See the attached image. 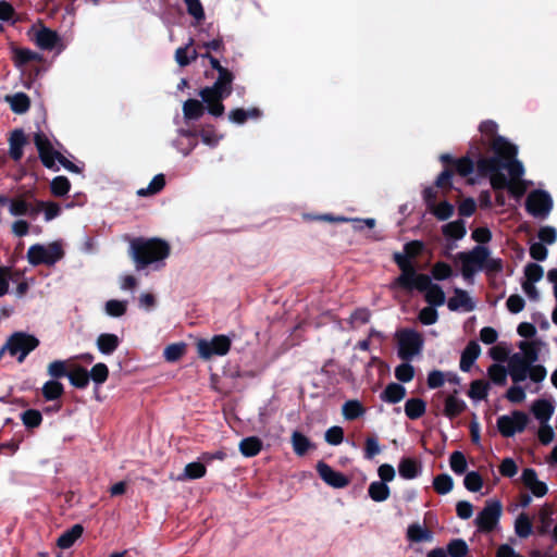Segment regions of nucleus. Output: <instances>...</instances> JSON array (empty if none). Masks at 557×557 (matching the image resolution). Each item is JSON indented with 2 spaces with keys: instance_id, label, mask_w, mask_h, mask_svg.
<instances>
[{
  "instance_id": "21",
  "label": "nucleus",
  "mask_w": 557,
  "mask_h": 557,
  "mask_svg": "<svg viewBox=\"0 0 557 557\" xmlns=\"http://www.w3.org/2000/svg\"><path fill=\"white\" fill-rule=\"evenodd\" d=\"M481 354V347L475 341H470L466 348L461 352L460 357V370L463 372L470 371L471 367L479 358Z\"/></svg>"
},
{
  "instance_id": "19",
  "label": "nucleus",
  "mask_w": 557,
  "mask_h": 557,
  "mask_svg": "<svg viewBox=\"0 0 557 557\" xmlns=\"http://www.w3.org/2000/svg\"><path fill=\"white\" fill-rule=\"evenodd\" d=\"M479 131L482 135V138L480 140H473L470 146L476 144L481 147L482 150L483 147L488 144L490 150L492 151V145L494 140L498 137H502L497 134L498 125L492 120H485L481 122Z\"/></svg>"
},
{
  "instance_id": "27",
  "label": "nucleus",
  "mask_w": 557,
  "mask_h": 557,
  "mask_svg": "<svg viewBox=\"0 0 557 557\" xmlns=\"http://www.w3.org/2000/svg\"><path fill=\"white\" fill-rule=\"evenodd\" d=\"M120 345V338L112 333H102L97 338V347L103 355L113 354Z\"/></svg>"
},
{
  "instance_id": "31",
  "label": "nucleus",
  "mask_w": 557,
  "mask_h": 557,
  "mask_svg": "<svg viewBox=\"0 0 557 557\" xmlns=\"http://www.w3.org/2000/svg\"><path fill=\"white\" fill-rule=\"evenodd\" d=\"M67 379L74 387L79 389H85L90 382L88 370L82 366H76L70 370Z\"/></svg>"
},
{
  "instance_id": "29",
  "label": "nucleus",
  "mask_w": 557,
  "mask_h": 557,
  "mask_svg": "<svg viewBox=\"0 0 557 557\" xmlns=\"http://www.w3.org/2000/svg\"><path fill=\"white\" fill-rule=\"evenodd\" d=\"M531 410L541 423H546L554 413V406L546 399H537L533 403Z\"/></svg>"
},
{
  "instance_id": "3",
  "label": "nucleus",
  "mask_w": 557,
  "mask_h": 557,
  "mask_svg": "<svg viewBox=\"0 0 557 557\" xmlns=\"http://www.w3.org/2000/svg\"><path fill=\"white\" fill-rule=\"evenodd\" d=\"M405 275H398L392 283V288H400L407 293L418 290L424 293L425 301L429 306L440 307L445 304V293L443 288L432 282L430 275L418 273L409 269Z\"/></svg>"
},
{
  "instance_id": "13",
  "label": "nucleus",
  "mask_w": 557,
  "mask_h": 557,
  "mask_svg": "<svg viewBox=\"0 0 557 557\" xmlns=\"http://www.w3.org/2000/svg\"><path fill=\"white\" fill-rule=\"evenodd\" d=\"M424 249V244L421 240H411L404 245V253L395 252L393 255V260L397 264L400 270L399 275H405L409 270L417 271L416 265L412 262V259L417 258L422 253Z\"/></svg>"
},
{
  "instance_id": "50",
  "label": "nucleus",
  "mask_w": 557,
  "mask_h": 557,
  "mask_svg": "<svg viewBox=\"0 0 557 557\" xmlns=\"http://www.w3.org/2000/svg\"><path fill=\"white\" fill-rule=\"evenodd\" d=\"M429 211L435 215L437 220L446 221L454 214L455 208L450 202L444 200L440 203H435Z\"/></svg>"
},
{
  "instance_id": "37",
  "label": "nucleus",
  "mask_w": 557,
  "mask_h": 557,
  "mask_svg": "<svg viewBox=\"0 0 557 557\" xmlns=\"http://www.w3.org/2000/svg\"><path fill=\"white\" fill-rule=\"evenodd\" d=\"M407 539L413 543L430 542L433 539L432 532L418 523L410 524L407 529Z\"/></svg>"
},
{
  "instance_id": "25",
  "label": "nucleus",
  "mask_w": 557,
  "mask_h": 557,
  "mask_svg": "<svg viewBox=\"0 0 557 557\" xmlns=\"http://www.w3.org/2000/svg\"><path fill=\"white\" fill-rule=\"evenodd\" d=\"M406 396V388L399 383H389L381 393L380 398L388 404H397Z\"/></svg>"
},
{
  "instance_id": "22",
  "label": "nucleus",
  "mask_w": 557,
  "mask_h": 557,
  "mask_svg": "<svg viewBox=\"0 0 557 557\" xmlns=\"http://www.w3.org/2000/svg\"><path fill=\"white\" fill-rule=\"evenodd\" d=\"M454 294L447 301V307L450 311H457L460 308H463L465 311H472L474 309V304L466 290L455 288Z\"/></svg>"
},
{
  "instance_id": "34",
  "label": "nucleus",
  "mask_w": 557,
  "mask_h": 557,
  "mask_svg": "<svg viewBox=\"0 0 557 557\" xmlns=\"http://www.w3.org/2000/svg\"><path fill=\"white\" fill-rule=\"evenodd\" d=\"M262 441L257 436L243 438L239 443V451L245 457H255L262 449Z\"/></svg>"
},
{
  "instance_id": "36",
  "label": "nucleus",
  "mask_w": 557,
  "mask_h": 557,
  "mask_svg": "<svg viewBox=\"0 0 557 557\" xmlns=\"http://www.w3.org/2000/svg\"><path fill=\"white\" fill-rule=\"evenodd\" d=\"M205 113V106L197 99H188L183 104L185 120H199Z\"/></svg>"
},
{
  "instance_id": "8",
  "label": "nucleus",
  "mask_w": 557,
  "mask_h": 557,
  "mask_svg": "<svg viewBox=\"0 0 557 557\" xmlns=\"http://www.w3.org/2000/svg\"><path fill=\"white\" fill-rule=\"evenodd\" d=\"M503 504L499 499H487L483 509L476 515L474 524L481 533L493 532L499 523Z\"/></svg>"
},
{
  "instance_id": "18",
  "label": "nucleus",
  "mask_w": 557,
  "mask_h": 557,
  "mask_svg": "<svg viewBox=\"0 0 557 557\" xmlns=\"http://www.w3.org/2000/svg\"><path fill=\"white\" fill-rule=\"evenodd\" d=\"M218 74V78L213 83V85L210 87H206V94L215 91L227 98L231 96L233 91L232 85L234 81V74L230 70L220 71V73Z\"/></svg>"
},
{
  "instance_id": "35",
  "label": "nucleus",
  "mask_w": 557,
  "mask_h": 557,
  "mask_svg": "<svg viewBox=\"0 0 557 557\" xmlns=\"http://www.w3.org/2000/svg\"><path fill=\"white\" fill-rule=\"evenodd\" d=\"M426 411V403L421 398H410L405 404V413L410 420L420 419Z\"/></svg>"
},
{
  "instance_id": "49",
  "label": "nucleus",
  "mask_w": 557,
  "mask_h": 557,
  "mask_svg": "<svg viewBox=\"0 0 557 557\" xmlns=\"http://www.w3.org/2000/svg\"><path fill=\"white\" fill-rule=\"evenodd\" d=\"M433 487L440 495L448 494L454 487L453 478L446 473L438 474L433 480Z\"/></svg>"
},
{
  "instance_id": "33",
  "label": "nucleus",
  "mask_w": 557,
  "mask_h": 557,
  "mask_svg": "<svg viewBox=\"0 0 557 557\" xmlns=\"http://www.w3.org/2000/svg\"><path fill=\"white\" fill-rule=\"evenodd\" d=\"M467 409V405L462 399L455 395H449L445 399L444 414L449 419H455Z\"/></svg>"
},
{
  "instance_id": "39",
  "label": "nucleus",
  "mask_w": 557,
  "mask_h": 557,
  "mask_svg": "<svg viewBox=\"0 0 557 557\" xmlns=\"http://www.w3.org/2000/svg\"><path fill=\"white\" fill-rule=\"evenodd\" d=\"M7 100L10 102L11 110L16 114H23L29 110L30 100L24 92H16Z\"/></svg>"
},
{
  "instance_id": "63",
  "label": "nucleus",
  "mask_w": 557,
  "mask_h": 557,
  "mask_svg": "<svg viewBox=\"0 0 557 557\" xmlns=\"http://www.w3.org/2000/svg\"><path fill=\"white\" fill-rule=\"evenodd\" d=\"M381 453L379 440L375 435L367 436L364 441L363 455L366 459H373Z\"/></svg>"
},
{
  "instance_id": "57",
  "label": "nucleus",
  "mask_w": 557,
  "mask_h": 557,
  "mask_svg": "<svg viewBox=\"0 0 557 557\" xmlns=\"http://www.w3.org/2000/svg\"><path fill=\"white\" fill-rule=\"evenodd\" d=\"M431 274L436 281H444L453 275V269L448 263L437 261L433 264Z\"/></svg>"
},
{
  "instance_id": "23",
  "label": "nucleus",
  "mask_w": 557,
  "mask_h": 557,
  "mask_svg": "<svg viewBox=\"0 0 557 557\" xmlns=\"http://www.w3.org/2000/svg\"><path fill=\"white\" fill-rule=\"evenodd\" d=\"M59 40L60 37L57 32L47 27L39 29L34 37L35 44L42 50L54 49Z\"/></svg>"
},
{
  "instance_id": "38",
  "label": "nucleus",
  "mask_w": 557,
  "mask_h": 557,
  "mask_svg": "<svg viewBox=\"0 0 557 557\" xmlns=\"http://www.w3.org/2000/svg\"><path fill=\"white\" fill-rule=\"evenodd\" d=\"M368 494L372 500H374L376 503H382V502H385L389 497L391 490H389L388 485L385 484L384 482L374 481V482L370 483V485L368 487Z\"/></svg>"
},
{
  "instance_id": "15",
  "label": "nucleus",
  "mask_w": 557,
  "mask_h": 557,
  "mask_svg": "<svg viewBox=\"0 0 557 557\" xmlns=\"http://www.w3.org/2000/svg\"><path fill=\"white\" fill-rule=\"evenodd\" d=\"M199 96L202 99V104L206 103L205 110L207 109L211 115L219 117L224 114L225 107L223 100L226 97L215 91L206 94V87L199 90Z\"/></svg>"
},
{
  "instance_id": "30",
  "label": "nucleus",
  "mask_w": 557,
  "mask_h": 557,
  "mask_svg": "<svg viewBox=\"0 0 557 557\" xmlns=\"http://www.w3.org/2000/svg\"><path fill=\"white\" fill-rule=\"evenodd\" d=\"M294 453L297 456H305L311 448H314V444L301 432L294 431L290 437Z\"/></svg>"
},
{
  "instance_id": "60",
  "label": "nucleus",
  "mask_w": 557,
  "mask_h": 557,
  "mask_svg": "<svg viewBox=\"0 0 557 557\" xmlns=\"http://www.w3.org/2000/svg\"><path fill=\"white\" fill-rule=\"evenodd\" d=\"M183 1L186 5L187 13L190 16H193L197 22H201L205 20L206 14H205V10H203V7H202V3L200 0H183Z\"/></svg>"
},
{
  "instance_id": "4",
  "label": "nucleus",
  "mask_w": 557,
  "mask_h": 557,
  "mask_svg": "<svg viewBox=\"0 0 557 557\" xmlns=\"http://www.w3.org/2000/svg\"><path fill=\"white\" fill-rule=\"evenodd\" d=\"M490 249L483 245L474 246L470 251L457 253L461 262V274L466 281L472 280L474 274L484 269L487 275L500 273L504 269L503 260L490 258Z\"/></svg>"
},
{
  "instance_id": "56",
  "label": "nucleus",
  "mask_w": 557,
  "mask_h": 557,
  "mask_svg": "<svg viewBox=\"0 0 557 557\" xmlns=\"http://www.w3.org/2000/svg\"><path fill=\"white\" fill-rule=\"evenodd\" d=\"M449 465L451 470L458 475L463 474L468 466L463 453L459 450H456L450 455Z\"/></svg>"
},
{
  "instance_id": "40",
  "label": "nucleus",
  "mask_w": 557,
  "mask_h": 557,
  "mask_svg": "<svg viewBox=\"0 0 557 557\" xmlns=\"http://www.w3.org/2000/svg\"><path fill=\"white\" fill-rule=\"evenodd\" d=\"M490 391V383L485 380H474L470 383L468 396L471 399L484 400L487 398Z\"/></svg>"
},
{
  "instance_id": "17",
  "label": "nucleus",
  "mask_w": 557,
  "mask_h": 557,
  "mask_svg": "<svg viewBox=\"0 0 557 557\" xmlns=\"http://www.w3.org/2000/svg\"><path fill=\"white\" fill-rule=\"evenodd\" d=\"M27 143V137L22 128H15L10 133L9 156L13 161L18 162L23 158V148Z\"/></svg>"
},
{
  "instance_id": "2",
  "label": "nucleus",
  "mask_w": 557,
  "mask_h": 557,
  "mask_svg": "<svg viewBox=\"0 0 557 557\" xmlns=\"http://www.w3.org/2000/svg\"><path fill=\"white\" fill-rule=\"evenodd\" d=\"M127 255L136 271H141L151 264L163 262L171 253L170 244L159 237H127Z\"/></svg>"
},
{
  "instance_id": "45",
  "label": "nucleus",
  "mask_w": 557,
  "mask_h": 557,
  "mask_svg": "<svg viewBox=\"0 0 557 557\" xmlns=\"http://www.w3.org/2000/svg\"><path fill=\"white\" fill-rule=\"evenodd\" d=\"M165 186V176L163 174H157L149 183L147 188H140L137 190V195L146 197L160 193Z\"/></svg>"
},
{
  "instance_id": "11",
  "label": "nucleus",
  "mask_w": 557,
  "mask_h": 557,
  "mask_svg": "<svg viewBox=\"0 0 557 557\" xmlns=\"http://www.w3.org/2000/svg\"><path fill=\"white\" fill-rule=\"evenodd\" d=\"M553 209L550 195L542 189L531 191L525 199V210L534 218L545 219Z\"/></svg>"
},
{
  "instance_id": "20",
  "label": "nucleus",
  "mask_w": 557,
  "mask_h": 557,
  "mask_svg": "<svg viewBox=\"0 0 557 557\" xmlns=\"http://www.w3.org/2000/svg\"><path fill=\"white\" fill-rule=\"evenodd\" d=\"M422 466L413 457H403L398 463L399 475L405 480H412L420 475Z\"/></svg>"
},
{
  "instance_id": "61",
  "label": "nucleus",
  "mask_w": 557,
  "mask_h": 557,
  "mask_svg": "<svg viewBox=\"0 0 557 557\" xmlns=\"http://www.w3.org/2000/svg\"><path fill=\"white\" fill-rule=\"evenodd\" d=\"M207 469L202 462H189L185 466L184 474L189 480H196L206 475Z\"/></svg>"
},
{
  "instance_id": "59",
  "label": "nucleus",
  "mask_w": 557,
  "mask_h": 557,
  "mask_svg": "<svg viewBox=\"0 0 557 557\" xmlns=\"http://www.w3.org/2000/svg\"><path fill=\"white\" fill-rule=\"evenodd\" d=\"M465 487L470 492H479L483 486V478L476 471H470L463 479Z\"/></svg>"
},
{
  "instance_id": "26",
  "label": "nucleus",
  "mask_w": 557,
  "mask_h": 557,
  "mask_svg": "<svg viewBox=\"0 0 557 557\" xmlns=\"http://www.w3.org/2000/svg\"><path fill=\"white\" fill-rule=\"evenodd\" d=\"M84 528L82 524H74L71 529L64 531L58 539L57 545L62 549L72 547L82 536Z\"/></svg>"
},
{
  "instance_id": "53",
  "label": "nucleus",
  "mask_w": 557,
  "mask_h": 557,
  "mask_svg": "<svg viewBox=\"0 0 557 557\" xmlns=\"http://www.w3.org/2000/svg\"><path fill=\"white\" fill-rule=\"evenodd\" d=\"M371 312L368 308L361 307L352 311L349 317L348 323L351 329H356L359 325L367 324L370 321Z\"/></svg>"
},
{
  "instance_id": "46",
  "label": "nucleus",
  "mask_w": 557,
  "mask_h": 557,
  "mask_svg": "<svg viewBox=\"0 0 557 557\" xmlns=\"http://www.w3.org/2000/svg\"><path fill=\"white\" fill-rule=\"evenodd\" d=\"M186 352V344L181 343H173L168 345L164 348L163 357L169 362H175L180 360Z\"/></svg>"
},
{
  "instance_id": "51",
  "label": "nucleus",
  "mask_w": 557,
  "mask_h": 557,
  "mask_svg": "<svg viewBox=\"0 0 557 557\" xmlns=\"http://www.w3.org/2000/svg\"><path fill=\"white\" fill-rule=\"evenodd\" d=\"M364 412L363 406L358 400H348L343 405V416L346 420L358 419Z\"/></svg>"
},
{
  "instance_id": "16",
  "label": "nucleus",
  "mask_w": 557,
  "mask_h": 557,
  "mask_svg": "<svg viewBox=\"0 0 557 557\" xmlns=\"http://www.w3.org/2000/svg\"><path fill=\"white\" fill-rule=\"evenodd\" d=\"M530 369V364L520 354H513L508 361V370L515 383L523 382Z\"/></svg>"
},
{
  "instance_id": "10",
  "label": "nucleus",
  "mask_w": 557,
  "mask_h": 557,
  "mask_svg": "<svg viewBox=\"0 0 557 557\" xmlns=\"http://www.w3.org/2000/svg\"><path fill=\"white\" fill-rule=\"evenodd\" d=\"M398 357L404 361H410L419 354L423 346L421 334L414 330H401L397 333Z\"/></svg>"
},
{
  "instance_id": "5",
  "label": "nucleus",
  "mask_w": 557,
  "mask_h": 557,
  "mask_svg": "<svg viewBox=\"0 0 557 557\" xmlns=\"http://www.w3.org/2000/svg\"><path fill=\"white\" fill-rule=\"evenodd\" d=\"M33 140L38 151L39 159L45 168L59 171V166L55 164V161H58L64 169L72 173L82 172L79 166L53 148L52 143L44 132L39 131L35 133Z\"/></svg>"
},
{
  "instance_id": "7",
  "label": "nucleus",
  "mask_w": 557,
  "mask_h": 557,
  "mask_svg": "<svg viewBox=\"0 0 557 557\" xmlns=\"http://www.w3.org/2000/svg\"><path fill=\"white\" fill-rule=\"evenodd\" d=\"M39 346V339L25 332H15L7 341L0 350V356L8 350L11 356H17V361L23 362L24 359Z\"/></svg>"
},
{
  "instance_id": "42",
  "label": "nucleus",
  "mask_w": 557,
  "mask_h": 557,
  "mask_svg": "<svg viewBox=\"0 0 557 557\" xmlns=\"http://www.w3.org/2000/svg\"><path fill=\"white\" fill-rule=\"evenodd\" d=\"M473 159L478 160V157H473L469 150L467 156L456 159L454 164L455 171L462 177L470 175L474 170Z\"/></svg>"
},
{
  "instance_id": "43",
  "label": "nucleus",
  "mask_w": 557,
  "mask_h": 557,
  "mask_svg": "<svg viewBox=\"0 0 557 557\" xmlns=\"http://www.w3.org/2000/svg\"><path fill=\"white\" fill-rule=\"evenodd\" d=\"M21 420L27 430H33L41 425L42 414L37 409H27L21 413Z\"/></svg>"
},
{
  "instance_id": "32",
  "label": "nucleus",
  "mask_w": 557,
  "mask_h": 557,
  "mask_svg": "<svg viewBox=\"0 0 557 557\" xmlns=\"http://www.w3.org/2000/svg\"><path fill=\"white\" fill-rule=\"evenodd\" d=\"M41 394L46 401L58 400L64 394V386L57 380H49L41 387Z\"/></svg>"
},
{
  "instance_id": "52",
  "label": "nucleus",
  "mask_w": 557,
  "mask_h": 557,
  "mask_svg": "<svg viewBox=\"0 0 557 557\" xmlns=\"http://www.w3.org/2000/svg\"><path fill=\"white\" fill-rule=\"evenodd\" d=\"M446 552L450 557H466L469 553V547L465 540L454 539L447 544Z\"/></svg>"
},
{
  "instance_id": "47",
  "label": "nucleus",
  "mask_w": 557,
  "mask_h": 557,
  "mask_svg": "<svg viewBox=\"0 0 557 557\" xmlns=\"http://www.w3.org/2000/svg\"><path fill=\"white\" fill-rule=\"evenodd\" d=\"M89 373V381L91 380L95 385L98 387L99 385L103 384L108 377H109V368L103 362L96 363Z\"/></svg>"
},
{
  "instance_id": "12",
  "label": "nucleus",
  "mask_w": 557,
  "mask_h": 557,
  "mask_svg": "<svg viewBox=\"0 0 557 557\" xmlns=\"http://www.w3.org/2000/svg\"><path fill=\"white\" fill-rule=\"evenodd\" d=\"M528 423L529 417L525 412L513 410L510 416L504 414L497 419V429L504 437H511L523 432Z\"/></svg>"
},
{
  "instance_id": "48",
  "label": "nucleus",
  "mask_w": 557,
  "mask_h": 557,
  "mask_svg": "<svg viewBox=\"0 0 557 557\" xmlns=\"http://www.w3.org/2000/svg\"><path fill=\"white\" fill-rule=\"evenodd\" d=\"M71 189V183L66 176L60 175L50 183V191L55 197L65 196Z\"/></svg>"
},
{
  "instance_id": "54",
  "label": "nucleus",
  "mask_w": 557,
  "mask_h": 557,
  "mask_svg": "<svg viewBox=\"0 0 557 557\" xmlns=\"http://www.w3.org/2000/svg\"><path fill=\"white\" fill-rule=\"evenodd\" d=\"M106 313L113 318H120L126 313L127 310V301L126 300H117L110 299L106 302Z\"/></svg>"
},
{
  "instance_id": "58",
  "label": "nucleus",
  "mask_w": 557,
  "mask_h": 557,
  "mask_svg": "<svg viewBox=\"0 0 557 557\" xmlns=\"http://www.w3.org/2000/svg\"><path fill=\"white\" fill-rule=\"evenodd\" d=\"M47 372L53 380L57 381L62 377H67L69 375L66 363L63 360H54L50 362L48 364Z\"/></svg>"
},
{
  "instance_id": "28",
  "label": "nucleus",
  "mask_w": 557,
  "mask_h": 557,
  "mask_svg": "<svg viewBox=\"0 0 557 557\" xmlns=\"http://www.w3.org/2000/svg\"><path fill=\"white\" fill-rule=\"evenodd\" d=\"M443 235L448 239L459 240L467 234L465 221L459 219L442 226Z\"/></svg>"
},
{
  "instance_id": "1",
  "label": "nucleus",
  "mask_w": 557,
  "mask_h": 557,
  "mask_svg": "<svg viewBox=\"0 0 557 557\" xmlns=\"http://www.w3.org/2000/svg\"><path fill=\"white\" fill-rule=\"evenodd\" d=\"M492 157L481 156V147L471 145L470 153L478 157L476 171L482 177H490L494 190H503L508 186V180L502 170H507L512 181L520 180L524 174L521 161L517 159L518 147L505 137H498L492 145Z\"/></svg>"
},
{
  "instance_id": "55",
  "label": "nucleus",
  "mask_w": 557,
  "mask_h": 557,
  "mask_svg": "<svg viewBox=\"0 0 557 557\" xmlns=\"http://www.w3.org/2000/svg\"><path fill=\"white\" fill-rule=\"evenodd\" d=\"M488 376L496 385H505L507 382V370L504 366L493 363L487 370Z\"/></svg>"
},
{
  "instance_id": "24",
  "label": "nucleus",
  "mask_w": 557,
  "mask_h": 557,
  "mask_svg": "<svg viewBox=\"0 0 557 557\" xmlns=\"http://www.w3.org/2000/svg\"><path fill=\"white\" fill-rule=\"evenodd\" d=\"M13 61L15 66L23 67L30 62H41L42 55L28 48H13Z\"/></svg>"
},
{
  "instance_id": "9",
  "label": "nucleus",
  "mask_w": 557,
  "mask_h": 557,
  "mask_svg": "<svg viewBox=\"0 0 557 557\" xmlns=\"http://www.w3.org/2000/svg\"><path fill=\"white\" fill-rule=\"evenodd\" d=\"M197 352L203 360H210L214 356H225L232 347V339L227 335H214L210 341L199 339Z\"/></svg>"
},
{
  "instance_id": "41",
  "label": "nucleus",
  "mask_w": 557,
  "mask_h": 557,
  "mask_svg": "<svg viewBox=\"0 0 557 557\" xmlns=\"http://www.w3.org/2000/svg\"><path fill=\"white\" fill-rule=\"evenodd\" d=\"M260 115L261 111L258 108H252L250 110L237 108L230 111L228 119L235 124H244L247 122L248 117H259Z\"/></svg>"
},
{
  "instance_id": "14",
  "label": "nucleus",
  "mask_w": 557,
  "mask_h": 557,
  "mask_svg": "<svg viewBox=\"0 0 557 557\" xmlns=\"http://www.w3.org/2000/svg\"><path fill=\"white\" fill-rule=\"evenodd\" d=\"M315 469L319 476L334 488H344L350 483L349 479L344 473L335 471L330 465L322 460L317 463Z\"/></svg>"
},
{
  "instance_id": "44",
  "label": "nucleus",
  "mask_w": 557,
  "mask_h": 557,
  "mask_svg": "<svg viewBox=\"0 0 557 557\" xmlns=\"http://www.w3.org/2000/svg\"><path fill=\"white\" fill-rule=\"evenodd\" d=\"M532 522L524 512L520 513L515 522V532L521 539H527L532 534Z\"/></svg>"
},
{
  "instance_id": "64",
  "label": "nucleus",
  "mask_w": 557,
  "mask_h": 557,
  "mask_svg": "<svg viewBox=\"0 0 557 557\" xmlns=\"http://www.w3.org/2000/svg\"><path fill=\"white\" fill-rule=\"evenodd\" d=\"M543 274H544V270L537 263L531 262L524 267V276H525L524 282L536 283L540 280H542Z\"/></svg>"
},
{
  "instance_id": "6",
  "label": "nucleus",
  "mask_w": 557,
  "mask_h": 557,
  "mask_svg": "<svg viewBox=\"0 0 557 557\" xmlns=\"http://www.w3.org/2000/svg\"><path fill=\"white\" fill-rule=\"evenodd\" d=\"M64 257V250L59 242L50 243L48 246L34 244L27 250V260L34 265L41 264L51 267Z\"/></svg>"
},
{
  "instance_id": "62",
  "label": "nucleus",
  "mask_w": 557,
  "mask_h": 557,
  "mask_svg": "<svg viewBox=\"0 0 557 557\" xmlns=\"http://www.w3.org/2000/svg\"><path fill=\"white\" fill-rule=\"evenodd\" d=\"M395 376L399 382L408 383L414 376V368L408 362H403L395 369Z\"/></svg>"
}]
</instances>
